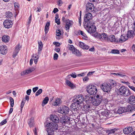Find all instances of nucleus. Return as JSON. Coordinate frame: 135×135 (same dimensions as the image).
<instances>
[{
  "label": "nucleus",
  "instance_id": "f257e3e1",
  "mask_svg": "<svg viewBox=\"0 0 135 135\" xmlns=\"http://www.w3.org/2000/svg\"><path fill=\"white\" fill-rule=\"evenodd\" d=\"M83 100L82 95L80 94L78 96L75 97L74 98L73 100V103L71 106V110L75 111H77L80 107V104L82 103Z\"/></svg>",
  "mask_w": 135,
  "mask_h": 135
},
{
  "label": "nucleus",
  "instance_id": "f03ea898",
  "mask_svg": "<svg viewBox=\"0 0 135 135\" xmlns=\"http://www.w3.org/2000/svg\"><path fill=\"white\" fill-rule=\"evenodd\" d=\"M45 124L47 127H49L46 129L48 135H54V132L58 129L57 124L46 122Z\"/></svg>",
  "mask_w": 135,
  "mask_h": 135
},
{
  "label": "nucleus",
  "instance_id": "7ed1b4c3",
  "mask_svg": "<svg viewBox=\"0 0 135 135\" xmlns=\"http://www.w3.org/2000/svg\"><path fill=\"white\" fill-rule=\"evenodd\" d=\"M84 26L88 32L90 33H93L96 31V27L94 25V22L90 21L89 23H84Z\"/></svg>",
  "mask_w": 135,
  "mask_h": 135
},
{
  "label": "nucleus",
  "instance_id": "20e7f679",
  "mask_svg": "<svg viewBox=\"0 0 135 135\" xmlns=\"http://www.w3.org/2000/svg\"><path fill=\"white\" fill-rule=\"evenodd\" d=\"M103 100L102 96L100 95L97 94L93 98L91 104L94 106H98L102 103Z\"/></svg>",
  "mask_w": 135,
  "mask_h": 135
},
{
  "label": "nucleus",
  "instance_id": "39448f33",
  "mask_svg": "<svg viewBox=\"0 0 135 135\" xmlns=\"http://www.w3.org/2000/svg\"><path fill=\"white\" fill-rule=\"evenodd\" d=\"M86 90L90 94L94 95L97 93V89L96 86L93 85H91L87 87Z\"/></svg>",
  "mask_w": 135,
  "mask_h": 135
},
{
  "label": "nucleus",
  "instance_id": "423d86ee",
  "mask_svg": "<svg viewBox=\"0 0 135 135\" xmlns=\"http://www.w3.org/2000/svg\"><path fill=\"white\" fill-rule=\"evenodd\" d=\"M69 111V108L65 106H63L59 107L58 110L59 113L63 114H67Z\"/></svg>",
  "mask_w": 135,
  "mask_h": 135
},
{
  "label": "nucleus",
  "instance_id": "0eeeda50",
  "mask_svg": "<svg viewBox=\"0 0 135 135\" xmlns=\"http://www.w3.org/2000/svg\"><path fill=\"white\" fill-rule=\"evenodd\" d=\"M92 15L90 13L88 12L86 13L84 17L85 21L84 23H89L90 21L94 22L92 20Z\"/></svg>",
  "mask_w": 135,
  "mask_h": 135
},
{
  "label": "nucleus",
  "instance_id": "6e6552de",
  "mask_svg": "<svg viewBox=\"0 0 135 135\" xmlns=\"http://www.w3.org/2000/svg\"><path fill=\"white\" fill-rule=\"evenodd\" d=\"M101 88L104 92H106L110 91L112 89L109 84L107 83L102 84L101 85Z\"/></svg>",
  "mask_w": 135,
  "mask_h": 135
},
{
  "label": "nucleus",
  "instance_id": "1a4fd4ad",
  "mask_svg": "<svg viewBox=\"0 0 135 135\" xmlns=\"http://www.w3.org/2000/svg\"><path fill=\"white\" fill-rule=\"evenodd\" d=\"M90 95H87L85 96L84 98H83V100H85L86 104H91L93 100V97Z\"/></svg>",
  "mask_w": 135,
  "mask_h": 135
},
{
  "label": "nucleus",
  "instance_id": "9d476101",
  "mask_svg": "<svg viewBox=\"0 0 135 135\" xmlns=\"http://www.w3.org/2000/svg\"><path fill=\"white\" fill-rule=\"evenodd\" d=\"M70 120V119L68 118V116L66 115L62 116L60 119V123H62L63 125H65L67 122Z\"/></svg>",
  "mask_w": 135,
  "mask_h": 135
},
{
  "label": "nucleus",
  "instance_id": "9b49d317",
  "mask_svg": "<svg viewBox=\"0 0 135 135\" xmlns=\"http://www.w3.org/2000/svg\"><path fill=\"white\" fill-rule=\"evenodd\" d=\"M50 119L53 123H57L59 121V117L55 115H50Z\"/></svg>",
  "mask_w": 135,
  "mask_h": 135
},
{
  "label": "nucleus",
  "instance_id": "f8f14e48",
  "mask_svg": "<svg viewBox=\"0 0 135 135\" xmlns=\"http://www.w3.org/2000/svg\"><path fill=\"white\" fill-rule=\"evenodd\" d=\"M86 9L87 12H92L94 10V7L92 3H88L86 5Z\"/></svg>",
  "mask_w": 135,
  "mask_h": 135
},
{
  "label": "nucleus",
  "instance_id": "ddd939ff",
  "mask_svg": "<svg viewBox=\"0 0 135 135\" xmlns=\"http://www.w3.org/2000/svg\"><path fill=\"white\" fill-rule=\"evenodd\" d=\"M12 24V21L9 20H6L3 23L4 27L5 28H8L11 27Z\"/></svg>",
  "mask_w": 135,
  "mask_h": 135
},
{
  "label": "nucleus",
  "instance_id": "4468645a",
  "mask_svg": "<svg viewBox=\"0 0 135 135\" xmlns=\"http://www.w3.org/2000/svg\"><path fill=\"white\" fill-rule=\"evenodd\" d=\"M128 88L127 87H125L124 86H121L118 90V92L121 95L123 96L127 90H128Z\"/></svg>",
  "mask_w": 135,
  "mask_h": 135
},
{
  "label": "nucleus",
  "instance_id": "2eb2a0df",
  "mask_svg": "<svg viewBox=\"0 0 135 135\" xmlns=\"http://www.w3.org/2000/svg\"><path fill=\"white\" fill-rule=\"evenodd\" d=\"M20 48H21V47L20 46V44H18L15 47V49L12 55V57L13 58L15 57L17 55L18 53V52L20 50Z\"/></svg>",
  "mask_w": 135,
  "mask_h": 135
},
{
  "label": "nucleus",
  "instance_id": "dca6fc26",
  "mask_svg": "<svg viewBox=\"0 0 135 135\" xmlns=\"http://www.w3.org/2000/svg\"><path fill=\"white\" fill-rule=\"evenodd\" d=\"M129 103L132 105H135V97L132 95L130 96L128 100Z\"/></svg>",
  "mask_w": 135,
  "mask_h": 135
},
{
  "label": "nucleus",
  "instance_id": "f3484780",
  "mask_svg": "<svg viewBox=\"0 0 135 135\" xmlns=\"http://www.w3.org/2000/svg\"><path fill=\"white\" fill-rule=\"evenodd\" d=\"M65 29L66 30H68L69 29L70 27L72 25L73 22L71 20H67L65 21Z\"/></svg>",
  "mask_w": 135,
  "mask_h": 135
},
{
  "label": "nucleus",
  "instance_id": "a211bd4d",
  "mask_svg": "<svg viewBox=\"0 0 135 135\" xmlns=\"http://www.w3.org/2000/svg\"><path fill=\"white\" fill-rule=\"evenodd\" d=\"M132 128L131 127H128L125 128L123 129V133L126 134H128L132 131Z\"/></svg>",
  "mask_w": 135,
  "mask_h": 135
},
{
  "label": "nucleus",
  "instance_id": "6ab92c4d",
  "mask_svg": "<svg viewBox=\"0 0 135 135\" xmlns=\"http://www.w3.org/2000/svg\"><path fill=\"white\" fill-rule=\"evenodd\" d=\"M7 52V47L5 46H1L0 47V53L3 55L6 54Z\"/></svg>",
  "mask_w": 135,
  "mask_h": 135
},
{
  "label": "nucleus",
  "instance_id": "aec40b11",
  "mask_svg": "<svg viewBox=\"0 0 135 135\" xmlns=\"http://www.w3.org/2000/svg\"><path fill=\"white\" fill-rule=\"evenodd\" d=\"M117 130V129L116 128H114L113 129H108L106 130V132L109 135L110 134H114L116 131Z\"/></svg>",
  "mask_w": 135,
  "mask_h": 135
},
{
  "label": "nucleus",
  "instance_id": "412c9836",
  "mask_svg": "<svg viewBox=\"0 0 135 135\" xmlns=\"http://www.w3.org/2000/svg\"><path fill=\"white\" fill-rule=\"evenodd\" d=\"M126 107H120L117 110V112L118 113L122 114L123 113L128 112V110H127Z\"/></svg>",
  "mask_w": 135,
  "mask_h": 135
},
{
  "label": "nucleus",
  "instance_id": "4be33fe9",
  "mask_svg": "<svg viewBox=\"0 0 135 135\" xmlns=\"http://www.w3.org/2000/svg\"><path fill=\"white\" fill-rule=\"evenodd\" d=\"M99 38L102 40H107L108 38V36L106 33H103L100 34V35H99Z\"/></svg>",
  "mask_w": 135,
  "mask_h": 135
},
{
  "label": "nucleus",
  "instance_id": "5701e85b",
  "mask_svg": "<svg viewBox=\"0 0 135 135\" xmlns=\"http://www.w3.org/2000/svg\"><path fill=\"white\" fill-rule=\"evenodd\" d=\"M108 84L111 89H112V88L115 86L117 85L115 81L112 79L110 80L109 83Z\"/></svg>",
  "mask_w": 135,
  "mask_h": 135
},
{
  "label": "nucleus",
  "instance_id": "b1692460",
  "mask_svg": "<svg viewBox=\"0 0 135 135\" xmlns=\"http://www.w3.org/2000/svg\"><path fill=\"white\" fill-rule=\"evenodd\" d=\"M10 37L8 35H4L2 37V41L4 42H8L9 40Z\"/></svg>",
  "mask_w": 135,
  "mask_h": 135
},
{
  "label": "nucleus",
  "instance_id": "393cba45",
  "mask_svg": "<svg viewBox=\"0 0 135 135\" xmlns=\"http://www.w3.org/2000/svg\"><path fill=\"white\" fill-rule=\"evenodd\" d=\"M134 33L133 31H128L127 34V37L128 38L133 37L134 35Z\"/></svg>",
  "mask_w": 135,
  "mask_h": 135
},
{
  "label": "nucleus",
  "instance_id": "a878e982",
  "mask_svg": "<svg viewBox=\"0 0 135 135\" xmlns=\"http://www.w3.org/2000/svg\"><path fill=\"white\" fill-rule=\"evenodd\" d=\"M100 114V115L102 116V118H103V117H104L105 116L106 117H107V116L109 114L107 112V111L103 110V111H102L101 112Z\"/></svg>",
  "mask_w": 135,
  "mask_h": 135
},
{
  "label": "nucleus",
  "instance_id": "bb28decb",
  "mask_svg": "<svg viewBox=\"0 0 135 135\" xmlns=\"http://www.w3.org/2000/svg\"><path fill=\"white\" fill-rule=\"evenodd\" d=\"M127 108V110H128V111H131L135 109V107L133 105H128Z\"/></svg>",
  "mask_w": 135,
  "mask_h": 135
},
{
  "label": "nucleus",
  "instance_id": "cd10ccee",
  "mask_svg": "<svg viewBox=\"0 0 135 135\" xmlns=\"http://www.w3.org/2000/svg\"><path fill=\"white\" fill-rule=\"evenodd\" d=\"M38 51L39 53L40 51L42 50L43 47V44L41 41H40V42H38Z\"/></svg>",
  "mask_w": 135,
  "mask_h": 135
},
{
  "label": "nucleus",
  "instance_id": "c85d7f7f",
  "mask_svg": "<svg viewBox=\"0 0 135 135\" xmlns=\"http://www.w3.org/2000/svg\"><path fill=\"white\" fill-rule=\"evenodd\" d=\"M115 38V36L113 35H110L107 38V40L111 42H114V40Z\"/></svg>",
  "mask_w": 135,
  "mask_h": 135
},
{
  "label": "nucleus",
  "instance_id": "c756f323",
  "mask_svg": "<svg viewBox=\"0 0 135 135\" xmlns=\"http://www.w3.org/2000/svg\"><path fill=\"white\" fill-rule=\"evenodd\" d=\"M34 120L32 118H31L28 120V124L30 127H33L34 124Z\"/></svg>",
  "mask_w": 135,
  "mask_h": 135
},
{
  "label": "nucleus",
  "instance_id": "7c9ffc66",
  "mask_svg": "<svg viewBox=\"0 0 135 135\" xmlns=\"http://www.w3.org/2000/svg\"><path fill=\"white\" fill-rule=\"evenodd\" d=\"M6 14V17L8 18H11L13 17V14L11 12L8 11L6 12L5 13Z\"/></svg>",
  "mask_w": 135,
  "mask_h": 135
},
{
  "label": "nucleus",
  "instance_id": "2f4dec72",
  "mask_svg": "<svg viewBox=\"0 0 135 135\" xmlns=\"http://www.w3.org/2000/svg\"><path fill=\"white\" fill-rule=\"evenodd\" d=\"M72 52L77 56H79L80 55V53L79 51L75 48L72 51Z\"/></svg>",
  "mask_w": 135,
  "mask_h": 135
},
{
  "label": "nucleus",
  "instance_id": "473e14b6",
  "mask_svg": "<svg viewBox=\"0 0 135 135\" xmlns=\"http://www.w3.org/2000/svg\"><path fill=\"white\" fill-rule=\"evenodd\" d=\"M91 105V104H86L85 105L83 106V107L86 110L88 111L89 109V108H90Z\"/></svg>",
  "mask_w": 135,
  "mask_h": 135
},
{
  "label": "nucleus",
  "instance_id": "72a5a7b5",
  "mask_svg": "<svg viewBox=\"0 0 135 135\" xmlns=\"http://www.w3.org/2000/svg\"><path fill=\"white\" fill-rule=\"evenodd\" d=\"M49 100L48 97H45L43 101V103H42V106H44V105L46 104L48 102Z\"/></svg>",
  "mask_w": 135,
  "mask_h": 135
},
{
  "label": "nucleus",
  "instance_id": "f704fd0d",
  "mask_svg": "<svg viewBox=\"0 0 135 135\" xmlns=\"http://www.w3.org/2000/svg\"><path fill=\"white\" fill-rule=\"evenodd\" d=\"M61 103V100L60 99L57 98L55 101L53 103V105L56 106H57Z\"/></svg>",
  "mask_w": 135,
  "mask_h": 135
},
{
  "label": "nucleus",
  "instance_id": "c9c22d12",
  "mask_svg": "<svg viewBox=\"0 0 135 135\" xmlns=\"http://www.w3.org/2000/svg\"><path fill=\"white\" fill-rule=\"evenodd\" d=\"M125 93H124L123 96L128 97L131 94L130 91L128 88V90H127Z\"/></svg>",
  "mask_w": 135,
  "mask_h": 135
},
{
  "label": "nucleus",
  "instance_id": "e433bc0d",
  "mask_svg": "<svg viewBox=\"0 0 135 135\" xmlns=\"http://www.w3.org/2000/svg\"><path fill=\"white\" fill-rule=\"evenodd\" d=\"M78 35H81L85 38L87 37L86 35L83 31L79 30L78 31Z\"/></svg>",
  "mask_w": 135,
  "mask_h": 135
},
{
  "label": "nucleus",
  "instance_id": "4c0bfd02",
  "mask_svg": "<svg viewBox=\"0 0 135 135\" xmlns=\"http://www.w3.org/2000/svg\"><path fill=\"white\" fill-rule=\"evenodd\" d=\"M128 38L127 36H123L122 35V37L120 38H119V42H121L122 41H124L127 40Z\"/></svg>",
  "mask_w": 135,
  "mask_h": 135
},
{
  "label": "nucleus",
  "instance_id": "58836bf2",
  "mask_svg": "<svg viewBox=\"0 0 135 135\" xmlns=\"http://www.w3.org/2000/svg\"><path fill=\"white\" fill-rule=\"evenodd\" d=\"M66 83L68 86L70 87L71 88H72L73 87V84L69 80H66Z\"/></svg>",
  "mask_w": 135,
  "mask_h": 135
},
{
  "label": "nucleus",
  "instance_id": "ea45409f",
  "mask_svg": "<svg viewBox=\"0 0 135 135\" xmlns=\"http://www.w3.org/2000/svg\"><path fill=\"white\" fill-rule=\"evenodd\" d=\"M30 73H31L30 71L28 69V70L23 71V72L21 73V75H26Z\"/></svg>",
  "mask_w": 135,
  "mask_h": 135
},
{
  "label": "nucleus",
  "instance_id": "a19ab883",
  "mask_svg": "<svg viewBox=\"0 0 135 135\" xmlns=\"http://www.w3.org/2000/svg\"><path fill=\"white\" fill-rule=\"evenodd\" d=\"M110 53L114 54H119V51L118 50L113 49L111 50Z\"/></svg>",
  "mask_w": 135,
  "mask_h": 135
},
{
  "label": "nucleus",
  "instance_id": "79ce46f5",
  "mask_svg": "<svg viewBox=\"0 0 135 135\" xmlns=\"http://www.w3.org/2000/svg\"><path fill=\"white\" fill-rule=\"evenodd\" d=\"M11 107H13L14 105V101L13 99L11 97H9Z\"/></svg>",
  "mask_w": 135,
  "mask_h": 135
},
{
  "label": "nucleus",
  "instance_id": "37998d69",
  "mask_svg": "<svg viewBox=\"0 0 135 135\" xmlns=\"http://www.w3.org/2000/svg\"><path fill=\"white\" fill-rule=\"evenodd\" d=\"M56 35L58 36H60L61 34V31L59 29H58L56 30Z\"/></svg>",
  "mask_w": 135,
  "mask_h": 135
},
{
  "label": "nucleus",
  "instance_id": "c03bdc74",
  "mask_svg": "<svg viewBox=\"0 0 135 135\" xmlns=\"http://www.w3.org/2000/svg\"><path fill=\"white\" fill-rule=\"evenodd\" d=\"M42 91V89H39L36 93L35 95L36 96H37L41 94Z\"/></svg>",
  "mask_w": 135,
  "mask_h": 135
},
{
  "label": "nucleus",
  "instance_id": "a18cd8bd",
  "mask_svg": "<svg viewBox=\"0 0 135 135\" xmlns=\"http://www.w3.org/2000/svg\"><path fill=\"white\" fill-rule=\"evenodd\" d=\"M25 102V100H22V102H21V111L22 109V108L23 107V106L24 105Z\"/></svg>",
  "mask_w": 135,
  "mask_h": 135
},
{
  "label": "nucleus",
  "instance_id": "49530a36",
  "mask_svg": "<svg viewBox=\"0 0 135 135\" xmlns=\"http://www.w3.org/2000/svg\"><path fill=\"white\" fill-rule=\"evenodd\" d=\"M69 49L72 51L75 49V47L73 45H69Z\"/></svg>",
  "mask_w": 135,
  "mask_h": 135
},
{
  "label": "nucleus",
  "instance_id": "de8ad7c7",
  "mask_svg": "<svg viewBox=\"0 0 135 135\" xmlns=\"http://www.w3.org/2000/svg\"><path fill=\"white\" fill-rule=\"evenodd\" d=\"M85 44L83 42H79V46L81 48H82L83 47Z\"/></svg>",
  "mask_w": 135,
  "mask_h": 135
},
{
  "label": "nucleus",
  "instance_id": "09e8293b",
  "mask_svg": "<svg viewBox=\"0 0 135 135\" xmlns=\"http://www.w3.org/2000/svg\"><path fill=\"white\" fill-rule=\"evenodd\" d=\"M58 57V55L57 53H55L54 56V60H56L57 59Z\"/></svg>",
  "mask_w": 135,
  "mask_h": 135
},
{
  "label": "nucleus",
  "instance_id": "8fccbe9b",
  "mask_svg": "<svg viewBox=\"0 0 135 135\" xmlns=\"http://www.w3.org/2000/svg\"><path fill=\"white\" fill-rule=\"evenodd\" d=\"M99 35L100 34H98V33H96L94 34H93V36L95 38H99Z\"/></svg>",
  "mask_w": 135,
  "mask_h": 135
},
{
  "label": "nucleus",
  "instance_id": "3c124183",
  "mask_svg": "<svg viewBox=\"0 0 135 135\" xmlns=\"http://www.w3.org/2000/svg\"><path fill=\"white\" fill-rule=\"evenodd\" d=\"M7 122V121L6 120V119H4L3 120L1 123L0 124L1 125H3L5 124Z\"/></svg>",
  "mask_w": 135,
  "mask_h": 135
},
{
  "label": "nucleus",
  "instance_id": "603ef678",
  "mask_svg": "<svg viewBox=\"0 0 135 135\" xmlns=\"http://www.w3.org/2000/svg\"><path fill=\"white\" fill-rule=\"evenodd\" d=\"M89 46L85 44L84 46L83 47V49L86 50H88L89 49Z\"/></svg>",
  "mask_w": 135,
  "mask_h": 135
},
{
  "label": "nucleus",
  "instance_id": "864d4df0",
  "mask_svg": "<svg viewBox=\"0 0 135 135\" xmlns=\"http://www.w3.org/2000/svg\"><path fill=\"white\" fill-rule=\"evenodd\" d=\"M70 75L73 78H75L76 77V74L75 73H72L71 74H70Z\"/></svg>",
  "mask_w": 135,
  "mask_h": 135
},
{
  "label": "nucleus",
  "instance_id": "5fc2aeb1",
  "mask_svg": "<svg viewBox=\"0 0 135 135\" xmlns=\"http://www.w3.org/2000/svg\"><path fill=\"white\" fill-rule=\"evenodd\" d=\"M120 77H123L126 76L125 74L123 73H118V75Z\"/></svg>",
  "mask_w": 135,
  "mask_h": 135
},
{
  "label": "nucleus",
  "instance_id": "6e6d98bb",
  "mask_svg": "<svg viewBox=\"0 0 135 135\" xmlns=\"http://www.w3.org/2000/svg\"><path fill=\"white\" fill-rule=\"evenodd\" d=\"M55 22L58 25H59L60 23V20L59 19L55 20Z\"/></svg>",
  "mask_w": 135,
  "mask_h": 135
},
{
  "label": "nucleus",
  "instance_id": "4d7b16f0",
  "mask_svg": "<svg viewBox=\"0 0 135 135\" xmlns=\"http://www.w3.org/2000/svg\"><path fill=\"white\" fill-rule=\"evenodd\" d=\"M49 30V27H45V33H47Z\"/></svg>",
  "mask_w": 135,
  "mask_h": 135
},
{
  "label": "nucleus",
  "instance_id": "13d9d810",
  "mask_svg": "<svg viewBox=\"0 0 135 135\" xmlns=\"http://www.w3.org/2000/svg\"><path fill=\"white\" fill-rule=\"evenodd\" d=\"M31 90V89H29L27 90L26 91V93L28 95H29L30 94Z\"/></svg>",
  "mask_w": 135,
  "mask_h": 135
},
{
  "label": "nucleus",
  "instance_id": "bf43d9fd",
  "mask_svg": "<svg viewBox=\"0 0 135 135\" xmlns=\"http://www.w3.org/2000/svg\"><path fill=\"white\" fill-rule=\"evenodd\" d=\"M53 44H54L56 46H59L60 45V43L57 42H54L53 43Z\"/></svg>",
  "mask_w": 135,
  "mask_h": 135
},
{
  "label": "nucleus",
  "instance_id": "052dcab7",
  "mask_svg": "<svg viewBox=\"0 0 135 135\" xmlns=\"http://www.w3.org/2000/svg\"><path fill=\"white\" fill-rule=\"evenodd\" d=\"M38 87H36L33 88V91L34 93H35L38 89Z\"/></svg>",
  "mask_w": 135,
  "mask_h": 135
},
{
  "label": "nucleus",
  "instance_id": "680f3d73",
  "mask_svg": "<svg viewBox=\"0 0 135 135\" xmlns=\"http://www.w3.org/2000/svg\"><path fill=\"white\" fill-rule=\"evenodd\" d=\"M59 10L58 9L56 8H55L53 11V12H54V13H56Z\"/></svg>",
  "mask_w": 135,
  "mask_h": 135
},
{
  "label": "nucleus",
  "instance_id": "e2e57ef3",
  "mask_svg": "<svg viewBox=\"0 0 135 135\" xmlns=\"http://www.w3.org/2000/svg\"><path fill=\"white\" fill-rule=\"evenodd\" d=\"M128 87L132 90L135 92V87L131 85H129Z\"/></svg>",
  "mask_w": 135,
  "mask_h": 135
},
{
  "label": "nucleus",
  "instance_id": "0e129e2a",
  "mask_svg": "<svg viewBox=\"0 0 135 135\" xmlns=\"http://www.w3.org/2000/svg\"><path fill=\"white\" fill-rule=\"evenodd\" d=\"M18 3H14L15 7L16 8H18Z\"/></svg>",
  "mask_w": 135,
  "mask_h": 135
},
{
  "label": "nucleus",
  "instance_id": "69168bd1",
  "mask_svg": "<svg viewBox=\"0 0 135 135\" xmlns=\"http://www.w3.org/2000/svg\"><path fill=\"white\" fill-rule=\"evenodd\" d=\"M122 82L123 83H125V84H126V85H128V86L130 84V83H129L127 81V82H126V81H122Z\"/></svg>",
  "mask_w": 135,
  "mask_h": 135
},
{
  "label": "nucleus",
  "instance_id": "338daca9",
  "mask_svg": "<svg viewBox=\"0 0 135 135\" xmlns=\"http://www.w3.org/2000/svg\"><path fill=\"white\" fill-rule=\"evenodd\" d=\"M132 49L134 52H135V45L133 44L132 45Z\"/></svg>",
  "mask_w": 135,
  "mask_h": 135
},
{
  "label": "nucleus",
  "instance_id": "774afa93",
  "mask_svg": "<svg viewBox=\"0 0 135 135\" xmlns=\"http://www.w3.org/2000/svg\"><path fill=\"white\" fill-rule=\"evenodd\" d=\"M29 70L30 71L31 73L35 69L33 68H31L29 69Z\"/></svg>",
  "mask_w": 135,
  "mask_h": 135
}]
</instances>
